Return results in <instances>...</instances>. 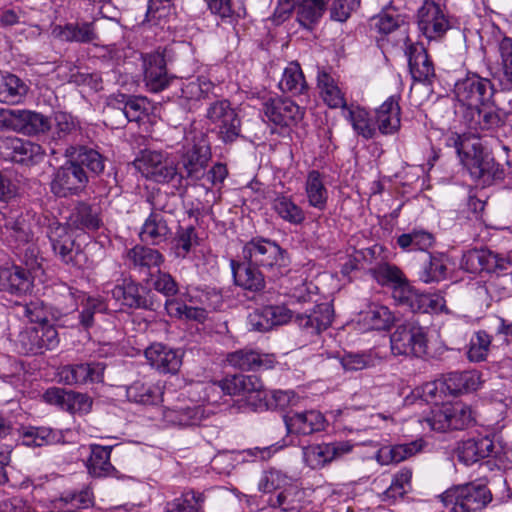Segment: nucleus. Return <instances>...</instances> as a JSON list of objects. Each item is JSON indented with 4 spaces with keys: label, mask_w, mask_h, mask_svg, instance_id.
<instances>
[{
    "label": "nucleus",
    "mask_w": 512,
    "mask_h": 512,
    "mask_svg": "<svg viewBox=\"0 0 512 512\" xmlns=\"http://www.w3.org/2000/svg\"><path fill=\"white\" fill-rule=\"evenodd\" d=\"M446 144L456 149L462 165L477 183L487 186L495 180L503 179L504 170L484 151L479 140L453 132L447 136Z\"/></svg>",
    "instance_id": "1"
},
{
    "label": "nucleus",
    "mask_w": 512,
    "mask_h": 512,
    "mask_svg": "<svg viewBox=\"0 0 512 512\" xmlns=\"http://www.w3.org/2000/svg\"><path fill=\"white\" fill-rule=\"evenodd\" d=\"M461 123L469 131L464 134L470 139L479 140L487 135L499 138L506 134V130H510L505 124L504 113L490 101L477 107L464 108L461 111Z\"/></svg>",
    "instance_id": "2"
},
{
    "label": "nucleus",
    "mask_w": 512,
    "mask_h": 512,
    "mask_svg": "<svg viewBox=\"0 0 512 512\" xmlns=\"http://www.w3.org/2000/svg\"><path fill=\"white\" fill-rule=\"evenodd\" d=\"M135 166L147 179L184 188V174L179 170L177 159L165 151L144 150L136 158Z\"/></svg>",
    "instance_id": "3"
},
{
    "label": "nucleus",
    "mask_w": 512,
    "mask_h": 512,
    "mask_svg": "<svg viewBox=\"0 0 512 512\" xmlns=\"http://www.w3.org/2000/svg\"><path fill=\"white\" fill-rule=\"evenodd\" d=\"M243 257L266 270L267 277L277 279L288 272L289 259L278 244L264 238H255L245 244Z\"/></svg>",
    "instance_id": "4"
},
{
    "label": "nucleus",
    "mask_w": 512,
    "mask_h": 512,
    "mask_svg": "<svg viewBox=\"0 0 512 512\" xmlns=\"http://www.w3.org/2000/svg\"><path fill=\"white\" fill-rule=\"evenodd\" d=\"M210 157V149L201 132L189 131L184 137L180 151V171L184 174V188L188 180H200L204 174Z\"/></svg>",
    "instance_id": "5"
},
{
    "label": "nucleus",
    "mask_w": 512,
    "mask_h": 512,
    "mask_svg": "<svg viewBox=\"0 0 512 512\" xmlns=\"http://www.w3.org/2000/svg\"><path fill=\"white\" fill-rule=\"evenodd\" d=\"M449 512H478L492 500L490 490L482 483H467L447 490L441 496Z\"/></svg>",
    "instance_id": "6"
},
{
    "label": "nucleus",
    "mask_w": 512,
    "mask_h": 512,
    "mask_svg": "<svg viewBox=\"0 0 512 512\" xmlns=\"http://www.w3.org/2000/svg\"><path fill=\"white\" fill-rule=\"evenodd\" d=\"M390 348L396 356H425L428 351L426 328L414 320L397 325L390 335Z\"/></svg>",
    "instance_id": "7"
},
{
    "label": "nucleus",
    "mask_w": 512,
    "mask_h": 512,
    "mask_svg": "<svg viewBox=\"0 0 512 512\" xmlns=\"http://www.w3.org/2000/svg\"><path fill=\"white\" fill-rule=\"evenodd\" d=\"M206 119L212 131L225 143L234 142L241 133V120L228 100H216L207 107Z\"/></svg>",
    "instance_id": "8"
},
{
    "label": "nucleus",
    "mask_w": 512,
    "mask_h": 512,
    "mask_svg": "<svg viewBox=\"0 0 512 512\" xmlns=\"http://www.w3.org/2000/svg\"><path fill=\"white\" fill-rule=\"evenodd\" d=\"M330 0H277L272 20L279 25L296 8L297 20L305 28L316 23L325 13Z\"/></svg>",
    "instance_id": "9"
},
{
    "label": "nucleus",
    "mask_w": 512,
    "mask_h": 512,
    "mask_svg": "<svg viewBox=\"0 0 512 512\" xmlns=\"http://www.w3.org/2000/svg\"><path fill=\"white\" fill-rule=\"evenodd\" d=\"M169 196L166 193H159L152 197V212L147 217L140 231V238L143 242L151 245H160L165 242L171 235L167 220L161 212L171 213V208L166 201Z\"/></svg>",
    "instance_id": "10"
},
{
    "label": "nucleus",
    "mask_w": 512,
    "mask_h": 512,
    "mask_svg": "<svg viewBox=\"0 0 512 512\" xmlns=\"http://www.w3.org/2000/svg\"><path fill=\"white\" fill-rule=\"evenodd\" d=\"M47 236L51 242L54 253L62 262L81 269L86 262V255L75 242L66 225L53 220L49 223Z\"/></svg>",
    "instance_id": "11"
},
{
    "label": "nucleus",
    "mask_w": 512,
    "mask_h": 512,
    "mask_svg": "<svg viewBox=\"0 0 512 512\" xmlns=\"http://www.w3.org/2000/svg\"><path fill=\"white\" fill-rule=\"evenodd\" d=\"M417 25L428 41H440L451 29V21L446 9L433 2H423L417 12Z\"/></svg>",
    "instance_id": "12"
},
{
    "label": "nucleus",
    "mask_w": 512,
    "mask_h": 512,
    "mask_svg": "<svg viewBox=\"0 0 512 512\" xmlns=\"http://www.w3.org/2000/svg\"><path fill=\"white\" fill-rule=\"evenodd\" d=\"M353 448L350 441L310 444L302 448V459L307 467L318 470L351 453Z\"/></svg>",
    "instance_id": "13"
},
{
    "label": "nucleus",
    "mask_w": 512,
    "mask_h": 512,
    "mask_svg": "<svg viewBox=\"0 0 512 512\" xmlns=\"http://www.w3.org/2000/svg\"><path fill=\"white\" fill-rule=\"evenodd\" d=\"M455 95L460 103L461 112L464 108L477 107L490 101L493 86L486 78L469 75L455 84Z\"/></svg>",
    "instance_id": "14"
},
{
    "label": "nucleus",
    "mask_w": 512,
    "mask_h": 512,
    "mask_svg": "<svg viewBox=\"0 0 512 512\" xmlns=\"http://www.w3.org/2000/svg\"><path fill=\"white\" fill-rule=\"evenodd\" d=\"M87 183L88 176L84 169L69 161L54 172L50 187L56 196L67 197L82 191Z\"/></svg>",
    "instance_id": "15"
},
{
    "label": "nucleus",
    "mask_w": 512,
    "mask_h": 512,
    "mask_svg": "<svg viewBox=\"0 0 512 512\" xmlns=\"http://www.w3.org/2000/svg\"><path fill=\"white\" fill-rule=\"evenodd\" d=\"M141 58L146 88L153 93L167 89L175 77L168 74L164 50L142 54Z\"/></svg>",
    "instance_id": "16"
},
{
    "label": "nucleus",
    "mask_w": 512,
    "mask_h": 512,
    "mask_svg": "<svg viewBox=\"0 0 512 512\" xmlns=\"http://www.w3.org/2000/svg\"><path fill=\"white\" fill-rule=\"evenodd\" d=\"M19 345L26 354H40L52 350L59 344L56 328L49 324L35 325L19 335Z\"/></svg>",
    "instance_id": "17"
},
{
    "label": "nucleus",
    "mask_w": 512,
    "mask_h": 512,
    "mask_svg": "<svg viewBox=\"0 0 512 512\" xmlns=\"http://www.w3.org/2000/svg\"><path fill=\"white\" fill-rule=\"evenodd\" d=\"M149 110L150 102L146 97L127 96L125 94L112 98L108 108L109 113L119 118V125L124 124L125 121L138 122L148 115Z\"/></svg>",
    "instance_id": "18"
},
{
    "label": "nucleus",
    "mask_w": 512,
    "mask_h": 512,
    "mask_svg": "<svg viewBox=\"0 0 512 512\" xmlns=\"http://www.w3.org/2000/svg\"><path fill=\"white\" fill-rule=\"evenodd\" d=\"M263 113L267 121L280 127H289L303 118L304 112L289 98H270L263 104Z\"/></svg>",
    "instance_id": "19"
},
{
    "label": "nucleus",
    "mask_w": 512,
    "mask_h": 512,
    "mask_svg": "<svg viewBox=\"0 0 512 512\" xmlns=\"http://www.w3.org/2000/svg\"><path fill=\"white\" fill-rule=\"evenodd\" d=\"M145 358L149 365L158 372L175 374L182 364L180 351L161 343H153L145 349Z\"/></svg>",
    "instance_id": "20"
},
{
    "label": "nucleus",
    "mask_w": 512,
    "mask_h": 512,
    "mask_svg": "<svg viewBox=\"0 0 512 512\" xmlns=\"http://www.w3.org/2000/svg\"><path fill=\"white\" fill-rule=\"evenodd\" d=\"M104 370L105 364L102 362L80 363L61 367L58 375L60 380L67 385L85 384L101 382Z\"/></svg>",
    "instance_id": "21"
},
{
    "label": "nucleus",
    "mask_w": 512,
    "mask_h": 512,
    "mask_svg": "<svg viewBox=\"0 0 512 512\" xmlns=\"http://www.w3.org/2000/svg\"><path fill=\"white\" fill-rule=\"evenodd\" d=\"M284 423L291 434L310 435L324 430L326 420L321 412L307 410L285 415Z\"/></svg>",
    "instance_id": "22"
},
{
    "label": "nucleus",
    "mask_w": 512,
    "mask_h": 512,
    "mask_svg": "<svg viewBox=\"0 0 512 512\" xmlns=\"http://www.w3.org/2000/svg\"><path fill=\"white\" fill-rule=\"evenodd\" d=\"M51 128L50 119L41 113L25 109H12L10 130L26 135H36L48 132Z\"/></svg>",
    "instance_id": "23"
},
{
    "label": "nucleus",
    "mask_w": 512,
    "mask_h": 512,
    "mask_svg": "<svg viewBox=\"0 0 512 512\" xmlns=\"http://www.w3.org/2000/svg\"><path fill=\"white\" fill-rule=\"evenodd\" d=\"M412 78L422 83H431L435 77L432 61L422 43H412L406 48Z\"/></svg>",
    "instance_id": "24"
},
{
    "label": "nucleus",
    "mask_w": 512,
    "mask_h": 512,
    "mask_svg": "<svg viewBox=\"0 0 512 512\" xmlns=\"http://www.w3.org/2000/svg\"><path fill=\"white\" fill-rule=\"evenodd\" d=\"M32 284L31 268L17 265L0 268V291L22 295L31 290Z\"/></svg>",
    "instance_id": "25"
},
{
    "label": "nucleus",
    "mask_w": 512,
    "mask_h": 512,
    "mask_svg": "<svg viewBox=\"0 0 512 512\" xmlns=\"http://www.w3.org/2000/svg\"><path fill=\"white\" fill-rule=\"evenodd\" d=\"M126 261L130 268L146 276H151L153 269L157 271L160 269L164 262V256L156 249L136 245L127 251Z\"/></svg>",
    "instance_id": "26"
},
{
    "label": "nucleus",
    "mask_w": 512,
    "mask_h": 512,
    "mask_svg": "<svg viewBox=\"0 0 512 512\" xmlns=\"http://www.w3.org/2000/svg\"><path fill=\"white\" fill-rule=\"evenodd\" d=\"M40 153L41 147L35 143L14 136H0V155L6 160L23 163Z\"/></svg>",
    "instance_id": "27"
},
{
    "label": "nucleus",
    "mask_w": 512,
    "mask_h": 512,
    "mask_svg": "<svg viewBox=\"0 0 512 512\" xmlns=\"http://www.w3.org/2000/svg\"><path fill=\"white\" fill-rule=\"evenodd\" d=\"M51 33L54 38L64 42L94 43L98 40L94 22H74L55 25Z\"/></svg>",
    "instance_id": "28"
},
{
    "label": "nucleus",
    "mask_w": 512,
    "mask_h": 512,
    "mask_svg": "<svg viewBox=\"0 0 512 512\" xmlns=\"http://www.w3.org/2000/svg\"><path fill=\"white\" fill-rule=\"evenodd\" d=\"M332 319V306L329 303H321L309 313L297 314L295 322L302 330L314 335L326 330L331 325Z\"/></svg>",
    "instance_id": "29"
},
{
    "label": "nucleus",
    "mask_w": 512,
    "mask_h": 512,
    "mask_svg": "<svg viewBox=\"0 0 512 512\" xmlns=\"http://www.w3.org/2000/svg\"><path fill=\"white\" fill-rule=\"evenodd\" d=\"M227 361L231 366L241 370H268L273 368L276 363L273 354L259 353L250 349L228 354Z\"/></svg>",
    "instance_id": "30"
},
{
    "label": "nucleus",
    "mask_w": 512,
    "mask_h": 512,
    "mask_svg": "<svg viewBox=\"0 0 512 512\" xmlns=\"http://www.w3.org/2000/svg\"><path fill=\"white\" fill-rule=\"evenodd\" d=\"M424 447L425 441L423 439L404 444L383 446L377 451L375 459L380 465L399 463L422 452Z\"/></svg>",
    "instance_id": "31"
},
{
    "label": "nucleus",
    "mask_w": 512,
    "mask_h": 512,
    "mask_svg": "<svg viewBox=\"0 0 512 512\" xmlns=\"http://www.w3.org/2000/svg\"><path fill=\"white\" fill-rule=\"evenodd\" d=\"M494 449V443L489 437L471 438L462 441L457 447V457L466 466L489 457Z\"/></svg>",
    "instance_id": "32"
},
{
    "label": "nucleus",
    "mask_w": 512,
    "mask_h": 512,
    "mask_svg": "<svg viewBox=\"0 0 512 512\" xmlns=\"http://www.w3.org/2000/svg\"><path fill=\"white\" fill-rule=\"evenodd\" d=\"M374 122L383 135L396 133L400 128V107L394 97H389L375 110Z\"/></svg>",
    "instance_id": "33"
},
{
    "label": "nucleus",
    "mask_w": 512,
    "mask_h": 512,
    "mask_svg": "<svg viewBox=\"0 0 512 512\" xmlns=\"http://www.w3.org/2000/svg\"><path fill=\"white\" fill-rule=\"evenodd\" d=\"M232 273L236 285L250 291H260L265 286L263 273L250 261L237 263L231 261Z\"/></svg>",
    "instance_id": "34"
},
{
    "label": "nucleus",
    "mask_w": 512,
    "mask_h": 512,
    "mask_svg": "<svg viewBox=\"0 0 512 512\" xmlns=\"http://www.w3.org/2000/svg\"><path fill=\"white\" fill-rule=\"evenodd\" d=\"M127 399L142 405H156L162 401L163 386L143 380L134 381L126 389Z\"/></svg>",
    "instance_id": "35"
},
{
    "label": "nucleus",
    "mask_w": 512,
    "mask_h": 512,
    "mask_svg": "<svg viewBox=\"0 0 512 512\" xmlns=\"http://www.w3.org/2000/svg\"><path fill=\"white\" fill-rule=\"evenodd\" d=\"M304 188L308 205L319 211H324L328 204V189L325 186L324 175L318 170L309 171Z\"/></svg>",
    "instance_id": "36"
},
{
    "label": "nucleus",
    "mask_w": 512,
    "mask_h": 512,
    "mask_svg": "<svg viewBox=\"0 0 512 512\" xmlns=\"http://www.w3.org/2000/svg\"><path fill=\"white\" fill-rule=\"evenodd\" d=\"M215 386L221 388L225 394L243 397L264 389L262 381L255 375H234Z\"/></svg>",
    "instance_id": "37"
},
{
    "label": "nucleus",
    "mask_w": 512,
    "mask_h": 512,
    "mask_svg": "<svg viewBox=\"0 0 512 512\" xmlns=\"http://www.w3.org/2000/svg\"><path fill=\"white\" fill-rule=\"evenodd\" d=\"M361 323L369 330H387L395 321L392 311L385 305L371 303L361 312Z\"/></svg>",
    "instance_id": "38"
},
{
    "label": "nucleus",
    "mask_w": 512,
    "mask_h": 512,
    "mask_svg": "<svg viewBox=\"0 0 512 512\" xmlns=\"http://www.w3.org/2000/svg\"><path fill=\"white\" fill-rule=\"evenodd\" d=\"M111 295L121 306L136 309L146 306V299L140 294V286L130 278L116 284Z\"/></svg>",
    "instance_id": "39"
},
{
    "label": "nucleus",
    "mask_w": 512,
    "mask_h": 512,
    "mask_svg": "<svg viewBox=\"0 0 512 512\" xmlns=\"http://www.w3.org/2000/svg\"><path fill=\"white\" fill-rule=\"evenodd\" d=\"M272 209L284 222L291 225H301L306 219V214L291 196L277 194L272 201Z\"/></svg>",
    "instance_id": "40"
},
{
    "label": "nucleus",
    "mask_w": 512,
    "mask_h": 512,
    "mask_svg": "<svg viewBox=\"0 0 512 512\" xmlns=\"http://www.w3.org/2000/svg\"><path fill=\"white\" fill-rule=\"evenodd\" d=\"M28 86L14 74L0 75V102L5 104H19L28 93Z\"/></svg>",
    "instance_id": "41"
},
{
    "label": "nucleus",
    "mask_w": 512,
    "mask_h": 512,
    "mask_svg": "<svg viewBox=\"0 0 512 512\" xmlns=\"http://www.w3.org/2000/svg\"><path fill=\"white\" fill-rule=\"evenodd\" d=\"M206 417L205 410L201 406L165 408L163 410V420L171 425H199Z\"/></svg>",
    "instance_id": "42"
},
{
    "label": "nucleus",
    "mask_w": 512,
    "mask_h": 512,
    "mask_svg": "<svg viewBox=\"0 0 512 512\" xmlns=\"http://www.w3.org/2000/svg\"><path fill=\"white\" fill-rule=\"evenodd\" d=\"M303 492L294 485H288L283 490L272 494L268 503L270 507L282 512L298 511L301 508Z\"/></svg>",
    "instance_id": "43"
},
{
    "label": "nucleus",
    "mask_w": 512,
    "mask_h": 512,
    "mask_svg": "<svg viewBox=\"0 0 512 512\" xmlns=\"http://www.w3.org/2000/svg\"><path fill=\"white\" fill-rule=\"evenodd\" d=\"M91 454L87 462V468L91 475L102 477L109 475L114 469L110 463V446H101L97 444L90 445Z\"/></svg>",
    "instance_id": "44"
},
{
    "label": "nucleus",
    "mask_w": 512,
    "mask_h": 512,
    "mask_svg": "<svg viewBox=\"0 0 512 512\" xmlns=\"http://www.w3.org/2000/svg\"><path fill=\"white\" fill-rule=\"evenodd\" d=\"M279 88L282 92L291 93L292 95H300L305 92L307 83L298 63L291 62L284 69Z\"/></svg>",
    "instance_id": "45"
},
{
    "label": "nucleus",
    "mask_w": 512,
    "mask_h": 512,
    "mask_svg": "<svg viewBox=\"0 0 512 512\" xmlns=\"http://www.w3.org/2000/svg\"><path fill=\"white\" fill-rule=\"evenodd\" d=\"M70 221L75 228L88 231L98 230L102 225L97 209L86 203H80L76 206Z\"/></svg>",
    "instance_id": "46"
},
{
    "label": "nucleus",
    "mask_w": 512,
    "mask_h": 512,
    "mask_svg": "<svg viewBox=\"0 0 512 512\" xmlns=\"http://www.w3.org/2000/svg\"><path fill=\"white\" fill-rule=\"evenodd\" d=\"M412 469L401 468L394 474L390 486L382 493L383 501H396L411 490Z\"/></svg>",
    "instance_id": "47"
},
{
    "label": "nucleus",
    "mask_w": 512,
    "mask_h": 512,
    "mask_svg": "<svg viewBox=\"0 0 512 512\" xmlns=\"http://www.w3.org/2000/svg\"><path fill=\"white\" fill-rule=\"evenodd\" d=\"M318 86L324 102L331 108L345 107L346 101L334 79L327 73L318 76Z\"/></svg>",
    "instance_id": "48"
},
{
    "label": "nucleus",
    "mask_w": 512,
    "mask_h": 512,
    "mask_svg": "<svg viewBox=\"0 0 512 512\" xmlns=\"http://www.w3.org/2000/svg\"><path fill=\"white\" fill-rule=\"evenodd\" d=\"M62 435L47 427L29 428L22 434V444L28 447H40L59 443Z\"/></svg>",
    "instance_id": "49"
},
{
    "label": "nucleus",
    "mask_w": 512,
    "mask_h": 512,
    "mask_svg": "<svg viewBox=\"0 0 512 512\" xmlns=\"http://www.w3.org/2000/svg\"><path fill=\"white\" fill-rule=\"evenodd\" d=\"M420 296L421 293L411 286L406 278L392 289L394 301L412 312H418L420 309Z\"/></svg>",
    "instance_id": "50"
},
{
    "label": "nucleus",
    "mask_w": 512,
    "mask_h": 512,
    "mask_svg": "<svg viewBox=\"0 0 512 512\" xmlns=\"http://www.w3.org/2000/svg\"><path fill=\"white\" fill-rule=\"evenodd\" d=\"M165 309L171 317L176 318L203 322L207 317L205 308L187 305L178 299H168L165 303Z\"/></svg>",
    "instance_id": "51"
},
{
    "label": "nucleus",
    "mask_w": 512,
    "mask_h": 512,
    "mask_svg": "<svg viewBox=\"0 0 512 512\" xmlns=\"http://www.w3.org/2000/svg\"><path fill=\"white\" fill-rule=\"evenodd\" d=\"M198 245V236L193 226L179 227L173 239L172 250L177 258H185Z\"/></svg>",
    "instance_id": "52"
},
{
    "label": "nucleus",
    "mask_w": 512,
    "mask_h": 512,
    "mask_svg": "<svg viewBox=\"0 0 512 512\" xmlns=\"http://www.w3.org/2000/svg\"><path fill=\"white\" fill-rule=\"evenodd\" d=\"M446 270L445 257L442 254H430L419 272V278L424 283L439 282L445 278Z\"/></svg>",
    "instance_id": "53"
},
{
    "label": "nucleus",
    "mask_w": 512,
    "mask_h": 512,
    "mask_svg": "<svg viewBox=\"0 0 512 512\" xmlns=\"http://www.w3.org/2000/svg\"><path fill=\"white\" fill-rule=\"evenodd\" d=\"M433 242V235L424 230H413L410 233L401 234L397 238V244L403 250L425 251L433 245Z\"/></svg>",
    "instance_id": "54"
},
{
    "label": "nucleus",
    "mask_w": 512,
    "mask_h": 512,
    "mask_svg": "<svg viewBox=\"0 0 512 512\" xmlns=\"http://www.w3.org/2000/svg\"><path fill=\"white\" fill-rule=\"evenodd\" d=\"M349 119L355 132L365 139H372L377 134L374 117L365 109L357 108L349 112Z\"/></svg>",
    "instance_id": "55"
},
{
    "label": "nucleus",
    "mask_w": 512,
    "mask_h": 512,
    "mask_svg": "<svg viewBox=\"0 0 512 512\" xmlns=\"http://www.w3.org/2000/svg\"><path fill=\"white\" fill-rule=\"evenodd\" d=\"M449 413V403L435 405L431 412L420 420V423L424 428L428 427L430 430L438 432L450 430Z\"/></svg>",
    "instance_id": "56"
},
{
    "label": "nucleus",
    "mask_w": 512,
    "mask_h": 512,
    "mask_svg": "<svg viewBox=\"0 0 512 512\" xmlns=\"http://www.w3.org/2000/svg\"><path fill=\"white\" fill-rule=\"evenodd\" d=\"M370 272L378 284L390 286L392 289L405 279L402 271L389 263H381L372 268Z\"/></svg>",
    "instance_id": "57"
},
{
    "label": "nucleus",
    "mask_w": 512,
    "mask_h": 512,
    "mask_svg": "<svg viewBox=\"0 0 512 512\" xmlns=\"http://www.w3.org/2000/svg\"><path fill=\"white\" fill-rule=\"evenodd\" d=\"M492 337L484 330L474 333L470 339L467 357L471 362H481L487 358Z\"/></svg>",
    "instance_id": "58"
},
{
    "label": "nucleus",
    "mask_w": 512,
    "mask_h": 512,
    "mask_svg": "<svg viewBox=\"0 0 512 512\" xmlns=\"http://www.w3.org/2000/svg\"><path fill=\"white\" fill-rule=\"evenodd\" d=\"M80 306L79 322L85 329L93 325L95 313H102L106 310V304L102 299L86 295L82 296Z\"/></svg>",
    "instance_id": "59"
},
{
    "label": "nucleus",
    "mask_w": 512,
    "mask_h": 512,
    "mask_svg": "<svg viewBox=\"0 0 512 512\" xmlns=\"http://www.w3.org/2000/svg\"><path fill=\"white\" fill-rule=\"evenodd\" d=\"M450 429L461 430L474 420V413L470 406L462 402L449 403Z\"/></svg>",
    "instance_id": "60"
},
{
    "label": "nucleus",
    "mask_w": 512,
    "mask_h": 512,
    "mask_svg": "<svg viewBox=\"0 0 512 512\" xmlns=\"http://www.w3.org/2000/svg\"><path fill=\"white\" fill-rule=\"evenodd\" d=\"M175 0H149L146 12V21L159 25L161 21L170 17L175 11Z\"/></svg>",
    "instance_id": "61"
},
{
    "label": "nucleus",
    "mask_w": 512,
    "mask_h": 512,
    "mask_svg": "<svg viewBox=\"0 0 512 512\" xmlns=\"http://www.w3.org/2000/svg\"><path fill=\"white\" fill-rule=\"evenodd\" d=\"M214 84L204 76L184 83L181 88V96L188 100H200L209 95Z\"/></svg>",
    "instance_id": "62"
},
{
    "label": "nucleus",
    "mask_w": 512,
    "mask_h": 512,
    "mask_svg": "<svg viewBox=\"0 0 512 512\" xmlns=\"http://www.w3.org/2000/svg\"><path fill=\"white\" fill-rule=\"evenodd\" d=\"M202 494L189 492L167 504L166 512H201Z\"/></svg>",
    "instance_id": "63"
},
{
    "label": "nucleus",
    "mask_w": 512,
    "mask_h": 512,
    "mask_svg": "<svg viewBox=\"0 0 512 512\" xmlns=\"http://www.w3.org/2000/svg\"><path fill=\"white\" fill-rule=\"evenodd\" d=\"M288 477L281 471L270 469L265 471L258 483V488L264 493H272L277 490H283L288 487Z\"/></svg>",
    "instance_id": "64"
}]
</instances>
